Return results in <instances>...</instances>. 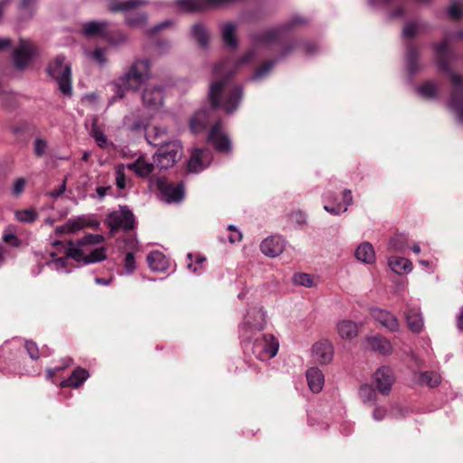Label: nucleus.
I'll use <instances>...</instances> for the list:
<instances>
[{
  "instance_id": "0e129e2a",
  "label": "nucleus",
  "mask_w": 463,
  "mask_h": 463,
  "mask_svg": "<svg viewBox=\"0 0 463 463\" xmlns=\"http://www.w3.org/2000/svg\"><path fill=\"white\" fill-rule=\"evenodd\" d=\"M406 14V10L403 6H398L390 13L392 18H401Z\"/></svg>"
},
{
  "instance_id": "b1692460",
  "label": "nucleus",
  "mask_w": 463,
  "mask_h": 463,
  "mask_svg": "<svg viewBox=\"0 0 463 463\" xmlns=\"http://www.w3.org/2000/svg\"><path fill=\"white\" fill-rule=\"evenodd\" d=\"M306 376L311 392L317 393L322 391L325 383V376L320 369L311 367L307 371Z\"/></svg>"
},
{
  "instance_id": "f03ea898",
  "label": "nucleus",
  "mask_w": 463,
  "mask_h": 463,
  "mask_svg": "<svg viewBox=\"0 0 463 463\" xmlns=\"http://www.w3.org/2000/svg\"><path fill=\"white\" fill-rule=\"evenodd\" d=\"M103 241L104 237L100 234H88L76 243L57 241L48 250L51 259L47 260V265L58 272L69 273L70 258L83 265L102 261L107 258L106 248L95 246Z\"/></svg>"
},
{
  "instance_id": "bb28decb",
  "label": "nucleus",
  "mask_w": 463,
  "mask_h": 463,
  "mask_svg": "<svg viewBox=\"0 0 463 463\" xmlns=\"http://www.w3.org/2000/svg\"><path fill=\"white\" fill-rule=\"evenodd\" d=\"M220 29L222 38L225 45L232 49L236 48L238 45V41L235 36L237 25L232 22H227L222 24Z\"/></svg>"
},
{
  "instance_id": "dca6fc26",
  "label": "nucleus",
  "mask_w": 463,
  "mask_h": 463,
  "mask_svg": "<svg viewBox=\"0 0 463 463\" xmlns=\"http://www.w3.org/2000/svg\"><path fill=\"white\" fill-rule=\"evenodd\" d=\"M362 345L365 350L377 352L383 355H388L392 351L391 342L380 335H366L362 341Z\"/></svg>"
},
{
  "instance_id": "bf43d9fd",
  "label": "nucleus",
  "mask_w": 463,
  "mask_h": 463,
  "mask_svg": "<svg viewBox=\"0 0 463 463\" xmlns=\"http://www.w3.org/2000/svg\"><path fill=\"white\" fill-rule=\"evenodd\" d=\"M340 203L342 204L343 208H346V210L348 209V207L350 205L353 204V196H352L351 190H349V189L344 190L342 203Z\"/></svg>"
},
{
  "instance_id": "1a4fd4ad",
  "label": "nucleus",
  "mask_w": 463,
  "mask_h": 463,
  "mask_svg": "<svg viewBox=\"0 0 463 463\" xmlns=\"http://www.w3.org/2000/svg\"><path fill=\"white\" fill-rule=\"evenodd\" d=\"M279 341L272 335H262L255 339L252 353L261 361L274 357L279 350Z\"/></svg>"
},
{
  "instance_id": "864d4df0",
  "label": "nucleus",
  "mask_w": 463,
  "mask_h": 463,
  "mask_svg": "<svg viewBox=\"0 0 463 463\" xmlns=\"http://www.w3.org/2000/svg\"><path fill=\"white\" fill-rule=\"evenodd\" d=\"M16 218L20 222H33L36 219V213L33 210H24L16 213Z\"/></svg>"
},
{
  "instance_id": "5fc2aeb1",
  "label": "nucleus",
  "mask_w": 463,
  "mask_h": 463,
  "mask_svg": "<svg viewBox=\"0 0 463 463\" xmlns=\"http://www.w3.org/2000/svg\"><path fill=\"white\" fill-rule=\"evenodd\" d=\"M24 347L31 359L37 360L39 358V349L34 342L26 341L24 344Z\"/></svg>"
},
{
  "instance_id": "7c9ffc66",
  "label": "nucleus",
  "mask_w": 463,
  "mask_h": 463,
  "mask_svg": "<svg viewBox=\"0 0 463 463\" xmlns=\"http://www.w3.org/2000/svg\"><path fill=\"white\" fill-rule=\"evenodd\" d=\"M207 115L204 109H200L189 120V128L192 133L199 134L204 131Z\"/></svg>"
},
{
  "instance_id": "c03bdc74",
  "label": "nucleus",
  "mask_w": 463,
  "mask_h": 463,
  "mask_svg": "<svg viewBox=\"0 0 463 463\" xmlns=\"http://www.w3.org/2000/svg\"><path fill=\"white\" fill-rule=\"evenodd\" d=\"M359 396L363 402H373L376 399L375 390L369 384H364L359 390Z\"/></svg>"
},
{
  "instance_id": "412c9836",
  "label": "nucleus",
  "mask_w": 463,
  "mask_h": 463,
  "mask_svg": "<svg viewBox=\"0 0 463 463\" xmlns=\"http://www.w3.org/2000/svg\"><path fill=\"white\" fill-rule=\"evenodd\" d=\"M334 355V347L327 340H321L313 346V356L321 364L330 363Z\"/></svg>"
},
{
  "instance_id": "58836bf2",
  "label": "nucleus",
  "mask_w": 463,
  "mask_h": 463,
  "mask_svg": "<svg viewBox=\"0 0 463 463\" xmlns=\"http://www.w3.org/2000/svg\"><path fill=\"white\" fill-rule=\"evenodd\" d=\"M87 56L99 66H104L108 62V49L97 47L93 51L86 52Z\"/></svg>"
},
{
  "instance_id": "c9c22d12",
  "label": "nucleus",
  "mask_w": 463,
  "mask_h": 463,
  "mask_svg": "<svg viewBox=\"0 0 463 463\" xmlns=\"http://www.w3.org/2000/svg\"><path fill=\"white\" fill-rule=\"evenodd\" d=\"M389 267L395 273L410 272L412 269V263L403 257H390L388 260Z\"/></svg>"
},
{
  "instance_id": "6e6d98bb",
  "label": "nucleus",
  "mask_w": 463,
  "mask_h": 463,
  "mask_svg": "<svg viewBox=\"0 0 463 463\" xmlns=\"http://www.w3.org/2000/svg\"><path fill=\"white\" fill-rule=\"evenodd\" d=\"M90 135L93 137V138L99 145L100 143H106L107 141L106 135L96 125H93L92 129L90 131Z\"/></svg>"
},
{
  "instance_id": "2eb2a0df",
  "label": "nucleus",
  "mask_w": 463,
  "mask_h": 463,
  "mask_svg": "<svg viewBox=\"0 0 463 463\" xmlns=\"http://www.w3.org/2000/svg\"><path fill=\"white\" fill-rule=\"evenodd\" d=\"M210 160V153L205 146H194L187 162V169L190 173H199L207 166Z\"/></svg>"
},
{
  "instance_id": "20e7f679",
  "label": "nucleus",
  "mask_w": 463,
  "mask_h": 463,
  "mask_svg": "<svg viewBox=\"0 0 463 463\" xmlns=\"http://www.w3.org/2000/svg\"><path fill=\"white\" fill-rule=\"evenodd\" d=\"M108 9L112 13H123L125 23L132 28L142 27L146 24L147 14L145 12H135L140 6L147 5V0H106Z\"/></svg>"
},
{
  "instance_id": "f257e3e1",
  "label": "nucleus",
  "mask_w": 463,
  "mask_h": 463,
  "mask_svg": "<svg viewBox=\"0 0 463 463\" xmlns=\"http://www.w3.org/2000/svg\"><path fill=\"white\" fill-rule=\"evenodd\" d=\"M306 20L298 15L293 16L283 24L267 29L252 36L253 46L237 61H225L217 64L213 69L216 79L211 83L208 93L209 101L213 109L221 108L226 113L234 112L242 99V89L231 83L230 79L236 70L253 60L260 49H269L279 43L283 36L295 26L303 24Z\"/></svg>"
},
{
  "instance_id": "6ab92c4d",
  "label": "nucleus",
  "mask_w": 463,
  "mask_h": 463,
  "mask_svg": "<svg viewBox=\"0 0 463 463\" xmlns=\"http://www.w3.org/2000/svg\"><path fill=\"white\" fill-rule=\"evenodd\" d=\"M285 249V241L282 237L273 235L266 238L260 244L261 252L270 258L281 254Z\"/></svg>"
},
{
  "instance_id": "cd10ccee",
  "label": "nucleus",
  "mask_w": 463,
  "mask_h": 463,
  "mask_svg": "<svg viewBox=\"0 0 463 463\" xmlns=\"http://www.w3.org/2000/svg\"><path fill=\"white\" fill-rule=\"evenodd\" d=\"M336 330L339 336L343 339H353L358 335V326L351 320H342L337 323Z\"/></svg>"
},
{
  "instance_id": "4c0bfd02",
  "label": "nucleus",
  "mask_w": 463,
  "mask_h": 463,
  "mask_svg": "<svg viewBox=\"0 0 463 463\" xmlns=\"http://www.w3.org/2000/svg\"><path fill=\"white\" fill-rule=\"evenodd\" d=\"M427 29V25L423 23L411 21L407 23L402 29V36L404 38H411Z\"/></svg>"
},
{
  "instance_id": "5701e85b",
  "label": "nucleus",
  "mask_w": 463,
  "mask_h": 463,
  "mask_svg": "<svg viewBox=\"0 0 463 463\" xmlns=\"http://www.w3.org/2000/svg\"><path fill=\"white\" fill-rule=\"evenodd\" d=\"M165 146H160L158 152L154 156L155 163L161 169H167L175 165L177 157V151L165 150Z\"/></svg>"
},
{
  "instance_id": "aec40b11",
  "label": "nucleus",
  "mask_w": 463,
  "mask_h": 463,
  "mask_svg": "<svg viewBox=\"0 0 463 463\" xmlns=\"http://www.w3.org/2000/svg\"><path fill=\"white\" fill-rule=\"evenodd\" d=\"M409 329L413 333H420L424 327V322L420 309L411 305H406L403 311Z\"/></svg>"
},
{
  "instance_id": "a18cd8bd",
  "label": "nucleus",
  "mask_w": 463,
  "mask_h": 463,
  "mask_svg": "<svg viewBox=\"0 0 463 463\" xmlns=\"http://www.w3.org/2000/svg\"><path fill=\"white\" fill-rule=\"evenodd\" d=\"M292 281L294 284L303 286L306 288H312L315 286L314 278L307 273H297L293 276Z\"/></svg>"
},
{
  "instance_id": "e2e57ef3",
  "label": "nucleus",
  "mask_w": 463,
  "mask_h": 463,
  "mask_svg": "<svg viewBox=\"0 0 463 463\" xmlns=\"http://www.w3.org/2000/svg\"><path fill=\"white\" fill-rule=\"evenodd\" d=\"M396 0H368V3L373 7H381L389 5H392Z\"/></svg>"
},
{
  "instance_id": "338daca9",
  "label": "nucleus",
  "mask_w": 463,
  "mask_h": 463,
  "mask_svg": "<svg viewBox=\"0 0 463 463\" xmlns=\"http://www.w3.org/2000/svg\"><path fill=\"white\" fill-rule=\"evenodd\" d=\"M373 419L376 420H381L385 416V410L383 408H375L373 412Z\"/></svg>"
},
{
  "instance_id": "49530a36",
  "label": "nucleus",
  "mask_w": 463,
  "mask_h": 463,
  "mask_svg": "<svg viewBox=\"0 0 463 463\" xmlns=\"http://www.w3.org/2000/svg\"><path fill=\"white\" fill-rule=\"evenodd\" d=\"M449 17L460 19L463 17V0H454L448 8Z\"/></svg>"
},
{
  "instance_id": "052dcab7",
  "label": "nucleus",
  "mask_w": 463,
  "mask_h": 463,
  "mask_svg": "<svg viewBox=\"0 0 463 463\" xmlns=\"http://www.w3.org/2000/svg\"><path fill=\"white\" fill-rule=\"evenodd\" d=\"M302 50L307 55H312L317 52L318 47L314 43L307 42L303 43Z\"/></svg>"
},
{
  "instance_id": "4468645a",
  "label": "nucleus",
  "mask_w": 463,
  "mask_h": 463,
  "mask_svg": "<svg viewBox=\"0 0 463 463\" xmlns=\"http://www.w3.org/2000/svg\"><path fill=\"white\" fill-rule=\"evenodd\" d=\"M372 317L381 326L390 332H398L400 330V322L397 317L389 310L380 307H373L370 309Z\"/></svg>"
},
{
  "instance_id": "423d86ee",
  "label": "nucleus",
  "mask_w": 463,
  "mask_h": 463,
  "mask_svg": "<svg viewBox=\"0 0 463 463\" xmlns=\"http://www.w3.org/2000/svg\"><path fill=\"white\" fill-rule=\"evenodd\" d=\"M47 72L55 80L63 95H71V65L63 55H57L49 62Z\"/></svg>"
},
{
  "instance_id": "393cba45",
  "label": "nucleus",
  "mask_w": 463,
  "mask_h": 463,
  "mask_svg": "<svg viewBox=\"0 0 463 463\" xmlns=\"http://www.w3.org/2000/svg\"><path fill=\"white\" fill-rule=\"evenodd\" d=\"M419 49L414 43H408L405 51V64L410 74L416 73L420 65L418 62Z\"/></svg>"
},
{
  "instance_id": "680f3d73",
  "label": "nucleus",
  "mask_w": 463,
  "mask_h": 463,
  "mask_svg": "<svg viewBox=\"0 0 463 463\" xmlns=\"http://www.w3.org/2000/svg\"><path fill=\"white\" fill-rule=\"evenodd\" d=\"M228 229H229V231L233 232L229 237L230 242L234 243V242H239L241 241V238H242L241 233L240 232H238L233 225H230Z\"/></svg>"
},
{
  "instance_id": "72a5a7b5",
  "label": "nucleus",
  "mask_w": 463,
  "mask_h": 463,
  "mask_svg": "<svg viewBox=\"0 0 463 463\" xmlns=\"http://www.w3.org/2000/svg\"><path fill=\"white\" fill-rule=\"evenodd\" d=\"M123 125L126 130L133 136L142 134L146 130V124L137 118L134 114L126 116L123 120Z\"/></svg>"
},
{
  "instance_id": "9d476101",
  "label": "nucleus",
  "mask_w": 463,
  "mask_h": 463,
  "mask_svg": "<svg viewBox=\"0 0 463 463\" xmlns=\"http://www.w3.org/2000/svg\"><path fill=\"white\" fill-rule=\"evenodd\" d=\"M107 222L112 231L122 229L128 232L132 230L135 225L134 214L127 206H120L109 213Z\"/></svg>"
},
{
  "instance_id": "a211bd4d",
  "label": "nucleus",
  "mask_w": 463,
  "mask_h": 463,
  "mask_svg": "<svg viewBox=\"0 0 463 463\" xmlns=\"http://www.w3.org/2000/svg\"><path fill=\"white\" fill-rule=\"evenodd\" d=\"M373 381L379 392L383 395L389 394L394 383L392 370L388 366H382L373 374Z\"/></svg>"
},
{
  "instance_id": "a878e982",
  "label": "nucleus",
  "mask_w": 463,
  "mask_h": 463,
  "mask_svg": "<svg viewBox=\"0 0 463 463\" xmlns=\"http://www.w3.org/2000/svg\"><path fill=\"white\" fill-rule=\"evenodd\" d=\"M127 168L140 177H146L154 170V164L146 161L144 156H139L136 161L127 164Z\"/></svg>"
},
{
  "instance_id": "7ed1b4c3",
  "label": "nucleus",
  "mask_w": 463,
  "mask_h": 463,
  "mask_svg": "<svg viewBox=\"0 0 463 463\" xmlns=\"http://www.w3.org/2000/svg\"><path fill=\"white\" fill-rule=\"evenodd\" d=\"M151 78V61L147 58L136 59L128 71L113 83L114 95L109 100L112 105L124 98L127 90L137 91Z\"/></svg>"
},
{
  "instance_id": "e433bc0d",
  "label": "nucleus",
  "mask_w": 463,
  "mask_h": 463,
  "mask_svg": "<svg viewBox=\"0 0 463 463\" xmlns=\"http://www.w3.org/2000/svg\"><path fill=\"white\" fill-rule=\"evenodd\" d=\"M192 36L203 48H207L210 40V33L202 24H195L191 30Z\"/></svg>"
},
{
  "instance_id": "774afa93",
  "label": "nucleus",
  "mask_w": 463,
  "mask_h": 463,
  "mask_svg": "<svg viewBox=\"0 0 463 463\" xmlns=\"http://www.w3.org/2000/svg\"><path fill=\"white\" fill-rule=\"evenodd\" d=\"M12 131L14 133V134H20V133H24V132H28L29 131V128H28V126L25 125V124H20L18 126H14L12 128Z\"/></svg>"
},
{
  "instance_id": "09e8293b",
  "label": "nucleus",
  "mask_w": 463,
  "mask_h": 463,
  "mask_svg": "<svg viewBox=\"0 0 463 463\" xmlns=\"http://www.w3.org/2000/svg\"><path fill=\"white\" fill-rule=\"evenodd\" d=\"M126 274H131L136 269V260L133 252H127L123 260Z\"/></svg>"
},
{
  "instance_id": "de8ad7c7",
  "label": "nucleus",
  "mask_w": 463,
  "mask_h": 463,
  "mask_svg": "<svg viewBox=\"0 0 463 463\" xmlns=\"http://www.w3.org/2000/svg\"><path fill=\"white\" fill-rule=\"evenodd\" d=\"M127 165H118L116 166V184L119 189H124L127 185L125 169Z\"/></svg>"
},
{
  "instance_id": "3c124183",
  "label": "nucleus",
  "mask_w": 463,
  "mask_h": 463,
  "mask_svg": "<svg viewBox=\"0 0 463 463\" xmlns=\"http://www.w3.org/2000/svg\"><path fill=\"white\" fill-rule=\"evenodd\" d=\"M165 134V129L159 127H154L151 131L146 132L145 138L149 145H153L152 142L157 137Z\"/></svg>"
},
{
  "instance_id": "f8f14e48",
  "label": "nucleus",
  "mask_w": 463,
  "mask_h": 463,
  "mask_svg": "<svg viewBox=\"0 0 463 463\" xmlns=\"http://www.w3.org/2000/svg\"><path fill=\"white\" fill-rule=\"evenodd\" d=\"M143 105L149 110L157 111L163 105L164 89L160 85H150L142 93Z\"/></svg>"
},
{
  "instance_id": "37998d69",
  "label": "nucleus",
  "mask_w": 463,
  "mask_h": 463,
  "mask_svg": "<svg viewBox=\"0 0 463 463\" xmlns=\"http://www.w3.org/2000/svg\"><path fill=\"white\" fill-rule=\"evenodd\" d=\"M37 0H22L19 9L24 18H31L36 10Z\"/></svg>"
},
{
  "instance_id": "603ef678",
  "label": "nucleus",
  "mask_w": 463,
  "mask_h": 463,
  "mask_svg": "<svg viewBox=\"0 0 463 463\" xmlns=\"http://www.w3.org/2000/svg\"><path fill=\"white\" fill-rule=\"evenodd\" d=\"M3 240L5 242L12 246L17 247L20 244L19 239L15 236L11 228H8L5 231Z\"/></svg>"
},
{
  "instance_id": "c85d7f7f",
  "label": "nucleus",
  "mask_w": 463,
  "mask_h": 463,
  "mask_svg": "<svg viewBox=\"0 0 463 463\" xmlns=\"http://www.w3.org/2000/svg\"><path fill=\"white\" fill-rule=\"evenodd\" d=\"M209 141L212 142L213 145L220 146L231 145L232 143V140L220 122L216 123L210 130Z\"/></svg>"
},
{
  "instance_id": "13d9d810",
  "label": "nucleus",
  "mask_w": 463,
  "mask_h": 463,
  "mask_svg": "<svg viewBox=\"0 0 463 463\" xmlns=\"http://www.w3.org/2000/svg\"><path fill=\"white\" fill-rule=\"evenodd\" d=\"M324 209H325V211H326L327 213H329L330 214H333V215H339V214L346 212V208H343L341 203H337L333 206H329V205L326 204V205H324Z\"/></svg>"
},
{
  "instance_id": "473e14b6",
  "label": "nucleus",
  "mask_w": 463,
  "mask_h": 463,
  "mask_svg": "<svg viewBox=\"0 0 463 463\" xmlns=\"http://www.w3.org/2000/svg\"><path fill=\"white\" fill-rule=\"evenodd\" d=\"M147 263L154 271H164L168 268V260L160 251H153L147 256Z\"/></svg>"
},
{
  "instance_id": "f704fd0d",
  "label": "nucleus",
  "mask_w": 463,
  "mask_h": 463,
  "mask_svg": "<svg viewBox=\"0 0 463 463\" xmlns=\"http://www.w3.org/2000/svg\"><path fill=\"white\" fill-rule=\"evenodd\" d=\"M98 224L99 223L94 220H90L86 216H80L77 218L70 219L66 222L65 228H67V231L70 232H75L83 229L84 227H96Z\"/></svg>"
},
{
  "instance_id": "4be33fe9",
  "label": "nucleus",
  "mask_w": 463,
  "mask_h": 463,
  "mask_svg": "<svg viewBox=\"0 0 463 463\" xmlns=\"http://www.w3.org/2000/svg\"><path fill=\"white\" fill-rule=\"evenodd\" d=\"M109 22L102 21H90L83 24L82 33L88 37L101 36L108 37L109 33Z\"/></svg>"
},
{
  "instance_id": "0eeeda50",
  "label": "nucleus",
  "mask_w": 463,
  "mask_h": 463,
  "mask_svg": "<svg viewBox=\"0 0 463 463\" xmlns=\"http://www.w3.org/2000/svg\"><path fill=\"white\" fill-rule=\"evenodd\" d=\"M267 324V315L259 306L247 309L240 326V334L245 340H250L256 333L264 329Z\"/></svg>"
},
{
  "instance_id": "f3484780",
  "label": "nucleus",
  "mask_w": 463,
  "mask_h": 463,
  "mask_svg": "<svg viewBox=\"0 0 463 463\" xmlns=\"http://www.w3.org/2000/svg\"><path fill=\"white\" fill-rule=\"evenodd\" d=\"M157 187L160 191L163 200H165L166 203H178L184 198V191L182 184L175 185L165 179H160L157 182Z\"/></svg>"
},
{
  "instance_id": "4d7b16f0",
  "label": "nucleus",
  "mask_w": 463,
  "mask_h": 463,
  "mask_svg": "<svg viewBox=\"0 0 463 463\" xmlns=\"http://www.w3.org/2000/svg\"><path fill=\"white\" fill-rule=\"evenodd\" d=\"M25 184H26V181H25L24 178H18V179H16L14 181V186L12 188L13 195L19 196L23 193V191H24V189L25 187Z\"/></svg>"
},
{
  "instance_id": "79ce46f5",
  "label": "nucleus",
  "mask_w": 463,
  "mask_h": 463,
  "mask_svg": "<svg viewBox=\"0 0 463 463\" xmlns=\"http://www.w3.org/2000/svg\"><path fill=\"white\" fill-rule=\"evenodd\" d=\"M119 248L124 252H136L139 251V245L137 240L134 236H126L119 241Z\"/></svg>"
},
{
  "instance_id": "69168bd1",
  "label": "nucleus",
  "mask_w": 463,
  "mask_h": 463,
  "mask_svg": "<svg viewBox=\"0 0 463 463\" xmlns=\"http://www.w3.org/2000/svg\"><path fill=\"white\" fill-rule=\"evenodd\" d=\"M110 190H111L110 186H98L96 188L97 197L99 200L103 199L104 196L107 194L108 191H110Z\"/></svg>"
},
{
  "instance_id": "39448f33",
  "label": "nucleus",
  "mask_w": 463,
  "mask_h": 463,
  "mask_svg": "<svg viewBox=\"0 0 463 463\" xmlns=\"http://www.w3.org/2000/svg\"><path fill=\"white\" fill-rule=\"evenodd\" d=\"M458 40H463V29L447 33L439 43L433 45L439 69L449 75L451 84L452 75L456 74L451 69V63L456 59V54L449 48V44Z\"/></svg>"
},
{
  "instance_id": "8fccbe9b",
  "label": "nucleus",
  "mask_w": 463,
  "mask_h": 463,
  "mask_svg": "<svg viewBox=\"0 0 463 463\" xmlns=\"http://www.w3.org/2000/svg\"><path fill=\"white\" fill-rule=\"evenodd\" d=\"M389 248L397 252H402L405 248L404 241L401 236L392 237L389 241Z\"/></svg>"
},
{
  "instance_id": "ea45409f",
  "label": "nucleus",
  "mask_w": 463,
  "mask_h": 463,
  "mask_svg": "<svg viewBox=\"0 0 463 463\" xmlns=\"http://www.w3.org/2000/svg\"><path fill=\"white\" fill-rule=\"evenodd\" d=\"M418 93L425 99H434L438 96V85L433 81H426L418 88Z\"/></svg>"
},
{
  "instance_id": "c756f323",
  "label": "nucleus",
  "mask_w": 463,
  "mask_h": 463,
  "mask_svg": "<svg viewBox=\"0 0 463 463\" xmlns=\"http://www.w3.org/2000/svg\"><path fill=\"white\" fill-rule=\"evenodd\" d=\"M355 258L364 263L372 264L375 260L373 247L369 242L361 243L355 250Z\"/></svg>"
},
{
  "instance_id": "2f4dec72",
  "label": "nucleus",
  "mask_w": 463,
  "mask_h": 463,
  "mask_svg": "<svg viewBox=\"0 0 463 463\" xmlns=\"http://www.w3.org/2000/svg\"><path fill=\"white\" fill-rule=\"evenodd\" d=\"M89 377V373L83 369V368H77L75 369L71 375L68 378L63 380L61 383V387H74L78 388L80 385H81Z\"/></svg>"
},
{
  "instance_id": "ddd939ff",
  "label": "nucleus",
  "mask_w": 463,
  "mask_h": 463,
  "mask_svg": "<svg viewBox=\"0 0 463 463\" xmlns=\"http://www.w3.org/2000/svg\"><path fill=\"white\" fill-rule=\"evenodd\" d=\"M296 48V43L290 42L286 43L278 57L274 58L272 61H266L260 68L256 70L251 80H259L264 79L272 70L273 66L281 59L288 57L289 54L293 52Z\"/></svg>"
},
{
  "instance_id": "a19ab883",
  "label": "nucleus",
  "mask_w": 463,
  "mask_h": 463,
  "mask_svg": "<svg viewBox=\"0 0 463 463\" xmlns=\"http://www.w3.org/2000/svg\"><path fill=\"white\" fill-rule=\"evenodd\" d=\"M441 381L440 375L435 372H424L420 374L419 382L420 384L436 387Z\"/></svg>"
},
{
  "instance_id": "9b49d317",
  "label": "nucleus",
  "mask_w": 463,
  "mask_h": 463,
  "mask_svg": "<svg viewBox=\"0 0 463 463\" xmlns=\"http://www.w3.org/2000/svg\"><path fill=\"white\" fill-rule=\"evenodd\" d=\"M449 107L458 120L463 123V79L458 74L452 75Z\"/></svg>"
},
{
  "instance_id": "6e6552de",
  "label": "nucleus",
  "mask_w": 463,
  "mask_h": 463,
  "mask_svg": "<svg viewBox=\"0 0 463 463\" xmlns=\"http://www.w3.org/2000/svg\"><path fill=\"white\" fill-rule=\"evenodd\" d=\"M37 53V47L29 39H20L18 45L13 51L14 65L18 70H23L31 62Z\"/></svg>"
}]
</instances>
